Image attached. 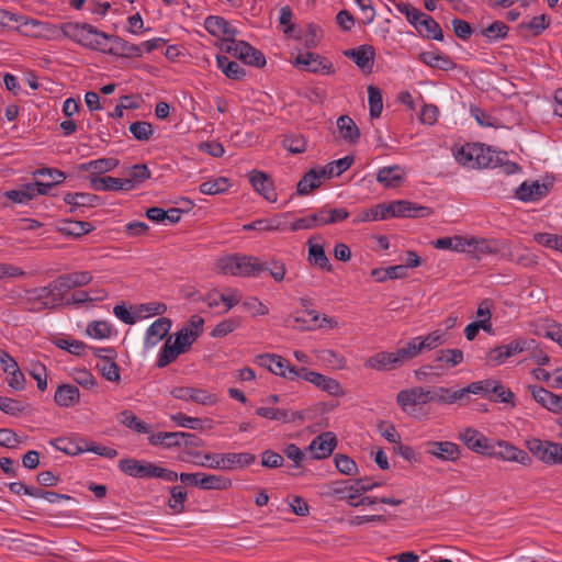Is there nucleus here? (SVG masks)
Masks as SVG:
<instances>
[{"instance_id": "58836bf2", "label": "nucleus", "mask_w": 562, "mask_h": 562, "mask_svg": "<svg viewBox=\"0 0 562 562\" xmlns=\"http://www.w3.org/2000/svg\"><path fill=\"white\" fill-rule=\"evenodd\" d=\"M337 128L340 136L348 143L355 144L360 138V130L348 115H340L337 120Z\"/></svg>"}, {"instance_id": "2eb2a0df", "label": "nucleus", "mask_w": 562, "mask_h": 562, "mask_svg": "<svg viewBox=\"0 0 562 562\" xmlns=\"http://www.w3.org/2000/svg\"><path fill=\"white\" fill-rule=\"evenodd\" d=\"M464 355L461 349H441L436 352L432 360L435 367L434 375L439 378L446 371L459 366L463 362Z\"/></svg>"}, {"instance_id": "6e6552de", "label": "nucleus", "mask_w": 562, "mask_h": 562, "mask_svg": "<svg viewBox=\"0 0 562 562\" xmlns=\"http://www.w3.org/2000/svg\"><path fill=\"white\" fill-rule=\"evenodd\" d=\"M16 304L23 311L40 313L44 310H53L54 304L49 303L44 286L27 289L16 296Z\"/></svg>"}, {"instance_id": "1a4fd4ad", "label": "nucleus", "mask_w": 562, "mask_h": 562, "mask_svg": "<svg viewBox=\"0 0 562 562\" xmlns=\"http://www.w3.org/2000/svg\"><path fill=\"white\" fill-rule=\"evenodd\" d=\"M363 494V487H356L355 482L347 480L334 481L327 484L322 493L326 497H336L339 501H346L353 507L356 499Z\"/></svg>"}, {"instance_id": "4d7b16f0", "label": "nucleus", "mask_w": 562, "mask_h": 562, "mask_svg": "<svg viewBox=\"0 0 562 562\" xmlns=\"http://www.w3.org/2000/svg\"><path fill=\"white\" fill-rule=\"evenodd\" d=\"M352 162L353 157L351 156H345L344 158L334 160L321 169L322 176L325 178L338 177L347 169H349Z\"/></svg>"}, {"instance_id": "0eeeda50", "label": "nucleus", "mask_w": 562, "mask_h": 562, "mask_svg": "<svg viewBox=\"0 0 562 562\" xmlns=\"http://www.w3.org/2000/svg\"><path fill=\"white\" fill-rule=\"evenodd\" d=\"M221 49L234 55L247 65L255 67H263L266 65L263 54L244 41L222 42Z\"/></svg>"}, {"instance_id": "9d476101", "label": "nucleus", "mask_w": 562, "mask_h": 562, "mask_svg": "<svg viewBox=\"0 0 562 562\" xmlns=\"http://www.w3.org/2000/svg\"><path fill=\"white\" fill-rule=\"evenodd\" d=\"M488 457L522 465H529L532 461L526 451L505 440H498L495 445L493 443Z\"/></svg>"}, {"instance_id": "f3484780", "label": "nucleus", "mask_w": 562, "mask_h": 562, "mask_svg": "<svg viewBox=\"0 0 562 562\" xmlns=\"http://www.w3.org/2000/svg\"><path fill=\"white\" fill-rule=\"evenodd\" d=\"M459 439L472 451L488 456L492 445L479 430L468 427L459 432Z\"/></svg>"}, {"instance_id": "c85d7f7f", "label": "nucleus", "mask_w": 562, "mask_h": 562, "mask_svg": "<svg viewBox=\"0 0 562 562\" xmlns=\"http://www.w3.org/2000/svg\"><path fill=\"white\" fill-rule=\"evenodd\" d=\"M171 328L170 319L166 317H160L155 321L146 331L145 345L147 347H154L159 341H161Z\"/></svg>"}, {"instance_id": "412c9836", "label": "nucleus", "mask_w": 562, "mask_h": 562, "mask_svg": "<svg viewBox=\"0 0 562 562\" xmlns=\"http://www.w3.org/2000/svg\"><path fill=\"white\" fill-rule=\"evenodd\" d=\"M205 30L213 36H222L223 42L234 41L237 30L222 16H207L204 21Z\"/></svg>"}, {"instance_id": "4c0bfd02", "label": "nucleus", "mask_w": 562, "mask_h": 562, "mask_svg": "<svg viewBox=\"0 0 562 562\" xmlns=\"http://www.w3.org/2000/svg\"><path fill=\"white\" fill-rule=\"evenodd\" d=\"M85 439L81 438H56L49 441V443L58 451H61L68 456H77L85 452Z\"/></svg>"}, {"instance_id": "69168bd1", "label": "nucleus", "mask_w": 562, "mask_h": 562, "mask_svg": "<svg viewBox=\"0 0 562 562\" xmlns=\"http://www.w3.org/2000/svg\"><path fill=\"white\" fill-rule=\"evenodd\" d=\"M394 352L398 367L404 366L406 362L419 356L418 349L414 339L407 341L403 347L397 348Z\"/></svg>"}, {"instance_id": "13d9d810", "label": "nucleus", "mask_w": 562, "mask_h": 562, "mask_svg": "<svg viewBox=\"0 0 562 562\" xmlns=\"http://www.w3.org/2000/svg\"><path fill=\"white\" fill-rule=\"evenodd\" d=\"M316 358L327 367L333 369H344L346 366L345 357L331 349L315 350Z\"/></svg>"}, {"instance_id": "052dcab7", "label": "nucleus", "mask_w": 562, "mask_h": 562, "mask_svg": "<svg viewBox=\"0 0 562 562\" xmlns=\"http://www.w3.org/2000/svg\"><path fill=\"white\" fill-rule=\"evenodd\" d=\"M231 187V181L228 178L218 177L216 179L207 180L200 184V192L203 194H220L224 193Z\"/></svg>"}, {"instance_id": "4be33fe9", "label": "nucleus", "mask_w": 562, "mask_h": 562, "mask_svg": "<svg viewBox=\"0 0 562 562\" xmlns=\"http://www.w3.org/2000/svg\"><path fill=\"white\" fill-rule=\"evenodd\" d=\"M337 445L336 437L333 432H324L316 436L310 443V451L314 459H324L329 457Z\"/></svg>"}, {"instance_id": "a211bd4d", "label": "nucleus", "mask_w": 562, "mask_h": 562, "mask_svg": "<svg viewBox=\"0 0 562 562\" xmlns=\"http://www.w3.org/2000/svg\"><path fill=\"white\" fill-rule=\"evenodd\" d=\"M425 447L428 454L442 461L456 462L461 457L459 446L451 441H428Z\"/></svg>"}, {"instance_id": "a19ab883", "label": "nucleus", "mask_w": 562, "mask_h": 562, "mask_svg": "<svg viewBox=\"0 0 562 562\" xmlns=\"http://www.w3.org/2000/svg\"><path fill=\"white\" fill-rule=\"evenodd\" d=\"M312 384L331 396H341L345 394L340 383L333 378L315 372Z\"/></svg>"}, {"instance_id": "f8f14e48", "label": "nucleus", "mask_w": 562, "mask_h": 562, "mask_svg": "<svg viewBox=\"0 0 562 562\" xmlns=\"http://www.w3.org/2000/svg\"><path fill=\"white\" fill-rule=\"evenodd\" d=\"M467 250L476 257L483 255H499L503 257L505 250H507V243L499 239L467 237Z\"/></svg>"}, {"instance_id": "7ed1b4c3", "label": "nucleus", "mask_w": 562, "mask_h": 562, "mask_svg": "<svg viewBox=\"0 0 562 562\" xmlns=\"http://www.w3.org/2000/svg\"><path fill=\"white\" fill-rule=\"evenodd\" d=\"M396 403L403 412L417 417L418 407L428 403H437L436 386H414L402 390L396 395Z\"/></svg>"}, {"instance_id": "de8ad7c7", "label": "nucleus", "mask_w": 562, "mask_h": 562, "mask_svg": "<svg viewBox=\"0 0 562 562\" xmlns=\"http://www.w3.org/2000/svg\"><path fill=\"white\" fill-rule=\"evenodd\" d=\"M387 218V205L385 203H380L371 209L363 210L358 213L352 220V223L359 224L363 222L382 221Z\"/></svg>"}, {"instance_id": "338daca9", "label": "nucleus", "mask_w": 562, "mask_h": 562, "mask_svg": "<svg viewBox=\"0 0 562 562\" xmlns=\"http://www.w3.org/2000/svg\"><path fill=\"white\" fill-rule=\"evenodd\" d=\"M368 95H369L370 116L372 119H376L381 115L382 110H383L382 93L379 88L369 86L368 87Z\"/></svg>"}, {"instance_id": "6ab92c4d", "label": "nucleus", "mask_w": 562, "mask_h": 562, "mask_svg": "<svg viewBox=\"0 0 562 562\" xmlns=\"http://www.w3.org/2000/svg\"><path fill=\"white\" fill-rule=\"evenodd\" d=\"M323 239L322 235H315L308 238V256L307 260L312 266L319 268L323 271H333V266L324 250L322 244L315 243V240Z\"/></svg>"}, {"instance_id": "dca6fc26", "label": "nucleus", "mask_w": 562, "mask_h": 562, "mask_svg": "<svg viewBox=\"0 0 562 562\" xmlns=\"http://www.w3.org/2000/svg\"><path fill=\"white\" fill-rule=\"evenodd\" d=\"M295 65L313 74L322 72L329 75L334 72L333 64L315 53L307 52L299 54L295 59Z\"/></svg>"}, {"instance_id": "4468645a", "label": "nucleus", "mask_w": 562, "mask_h": 562, "mask_svg": "<svg viewBox=\"0 0 562 562\" xmlns=\"http://www.w3.org/2000/svg\"><path fill=\"white\" fill-rule=\"evenodd\" d=\"M101 53L131 58L142 56L143 50L139 45L130 43L120 36L108 34L106 44L103 45Z\"/></svg>"}, {"instance_id": "8fccbe9b", "label": "nucleus", "mask_w": 562, "mask_h": 562, "mask_svg": "<svg viewBox=\"0 0 562 562\" xmlns=\"http://www.w3.org/2000/svg\"><path fill=\"white\" fill-rule=\"evenodd\" d=\"M232 486V480L222 475L201 473L199 487L202 490L223 491Z\"/></svg>"}, {"instance_id": "a878e982", "label": "nucleus", "mask_w": 562, "mask_h": 562, "mask_svg": "<svg viewBox=\"0 0 562 562\" xmlns=\"http://www.w3.org/2000/svg\"><path fill=\"white\" fill-rule=\"evenodd\" d=\"M90 186L95 191H131L130 182L110 176L90 177Z\"/></svg>"}, {"instance_id": "423d86ee", "label": "nucleus", "mask_w": 562, "mask_h": 562, "mask_svg": "<svg viewBox=\"0 0 562 562\" xmlns=\"http://www.w3.org/2000/svg\"><path fill=\"white\" fill-rule=\"evenodd\" d=\"M533 339H515L507 345H502L491 349L486 355L485 363L490 367L501 366L508 358L533 348Z\"/></svg>"}, {"instance_id": "ddd939ff", "label": "nucleus", "mask_w": 562, "mask_h": 562, "mask_svg": "<svg viewBox=\"0 0 562 562\" xmlns=\"http://www.w3.org/2000/svg\"><path fill=\"white\" fill-rule=\"evenodd\" d=\"M387 205V217H428L432 211L407 200L393 201Z\"/></svg>"}, {"instance_id": "e2e57ef3", "label": "nucleus", "mask_w": 562, "mask_h": 562, "mask_svg": "<svg viewBox=\"0 0 562 562\" xmlns=\"http://www.w3.org/2000/svg\"><path fill=\"white\" fill-rule=\"evenodd\" d=\"M481 150L479 149V153ZM456 159L459 164L470 167V168H476L475 158L477 157V148L476 144H467L462 146L457 153H456Z\"/></svg>"}, {"instance_id": "37998d69", "label": "nucleus", "mask_w": 562, "mask_h": 562, "mask_svg": "<svg viewBox=\"0 0 562 562\" xmlns=\"http://www.w3.org/2000/svg\"><path fill=\"white\" fill-rule=\"evenodd\" d=\"M413 339L420 355L424 350H434L442 345L446 341V335L443 331L437 329L426 336H418Z\"/></svg>"}, {"instance_id": "49530a36", "label": "nucleus", "mask_w": 562, "mask_h": 562, "mask_svg": "<svg viewBox=\"0 0 562 562\" xmlns=\"http://www.w3.org/2000/svg\"><path fill=\"white\" fill-rule=\"evenodd\" d=\"M182 431H160L153 434L148 441L151 446H162L165 448L181 447Z\"/></svg>"}, {"instance_id": "680f3d73", "label": "nucleus", "mask_w": 562, "mask_h": 562, "mask_svg": "<svg viewBox=\"0 0 562 562\" xmlns=\"http://www.w3.org/2000/svg\"><path fill=\"white\" fill-rule=\"evenodd\" d=\"M120 423L124 426L135 430L138 434H148L150 431L149 425L138 419L131 411H123L120 414Z\"/></svg>"}, {"instance_id": "864d4df0", "label": "nucleus", "mask_w": 562, "mask_h": 562, "mask_svg": "<svg viewBox=\"0 0 562 562\" xmlns=\"http://www.w3.org/2000/svg\"><path fill=\"white\" fill-rule=\"evenodd\" d=\"M528 390L532 396V398L546 407L549 411L555 412V398L557 394H553L552 392L538 386V385H529Z\"/></svg>"}, {"instance_id": "f257e3e1", "label": "nucleus", "mask_w": 562, "mask_h": 562, "mask_svg": "<svg viewBox=\"0 0 562 562\" xmlns=\"http://www.w3.org/2000/svg\"><path fill=\"white\" fill-rule=\"evenodd\" d=\"M217 272L233 277H257L266 268L259 258L247 255L229 254L215 261Z\"/></svg>"}, {"instance_id": "f704fd0d", "label": "nucleus", "mask_w": 562, "mask_h": 562, "mask_svg": "<svg viewBox=\"0 0 562 562\" xmlns=\"http://www.w3.org/2000/svg\"><path fill=\"white\" fill-rule=\"evenodd\" d=\"M256 461V456L250 452H229L223 453L221 462H223L222 470H233L237 468H245Z\"/></svg>"}, {"instance_id": "bb28decb", "label": "nucleus", "mask_w": 562, "mask_h": 562, "mask_svg": "<svg viewBox=\"0 0 562 562\" xmlns=\"http://www.w3.org/2000/svg\"><path fill=\"white\" fill-rule=\"evenodd\" d=\"M256 414L269 420H279L282 423H293L303 418L302 412L289 411L276 407H258Z\"/></svg>"}, {"instance_id": "3c124183", "label": "nucleus", "mask_w": 562, "mask_h": 562, "mask_svg": "<svg viewBox=\"0 0 562 562\" xmlns=\"http://www.w3.org/2000/svg\"><path fill=\"white\" fill-rule=\"evenodd\" d=\"M65 203L74 207H93L99 204L100 198L91 193H67L64 196Z\"/></svg>"}, {"instance_id": "b1692460", "label": "nucleus", "mask_w": 562, "mask_h": 562, "mask_svg": "<svg viewBox=\"0 0 562 562\" xmlns=\"http://www.w3.org/2000/svg\"><path fill=\"white\" fill-rule=\"evenodd\" d=\"M249 181L254 189L261 194L267 201L276 202L277 193L273 188L272 180L262 171H251L249 173Z\"/></svg>"}, {"instance_id": "774afa93", "label": "nucleus", "mask_w": 562, "mask_h": 562, "mask_svg": "<svg viewBox=\"0 0 562 562\" xmlns=\"http://www.w3.org/2000/svg\"><path fill=\"white\" fill-rule=\"evenodd\" d=\"M283 147L292 154H302L306 150L307 144L303 135L290 134L283 138Z\"/></svg>"}, {"instance_id": "5701e85b", "label": "nucleus", "mask_w": 562, "mask_h": 562, "mask_svg": "<svg viewBox=\"0 0 562 562\" xmlns=\"http://www.w3.org/2000/svg\"><path fill=\"white\" fill-rule=\"evenodd\" d=\"M345 56L350 58L360 69L371 71L374 64V47L368 44L360 45L356 48L348 49Z\"/></svg>"}, {"instance_id": "0e129e2a", "label": "nucleus", "mask_w": 562, "mask_h": 562, "mask_svg": "<svg viewBox=\"0 0 562 562\" xmlns=\"http://www.w3.org/2000/svg\"><path fill=\"white\" fill-rule=\"evenodd\" d=\"M434 246L437 249L443 250H454V251H467V237L456 236V237H442L438 238Z\"/></svg>"}, {"instance_id": "473e14b6", "label": "nucleus", "mask_w": 562, "mask_h": 562, "mask_svg": "<svg viewBox=\"0 0 562 562\" xmlns=\"http://www.w3.org/2000/svg\"><path fill=\"white\" fill-rule=\"evenodd\" d=\"M436 398L437 403L442 405L463 404L469 400V393L467 387L452 390L446 386H436Z\"/></svg>"}, {"instance_id": "aec40b11", "label": "nucleus", "mask_w": 562, "mask_h": 562, "mask_svg": "<svg viewBox=\"0 0 562 562\" xmlns=\"http://www.w3.org/2000/svg\"><path fill=\"white\" fill-rule=\"evenodd\" d=\"M153 468L154 463L151 462L136 460L132 458H125L119 461V469L126 475L136 479L153 477Z\"/></svg>"}, {"instance_id": "603ef678", "label": "nucleus", "mask_w": 562, "mask_h": 562, "mask_svg": "<svg viewBox=\"0 0 562 562\" xmlns=\"http://www.w3.org/2000/svg\"><path fill=\"white\" fill-rule=\"evenodd\" d=\"M244 231L276 232L283 231L284 225L279 216L272 218H260L243 226Z\"/></svg>"}, {"instance_id": "bf43d9fd", "label": "nucleus", "mask_w": 562, "mask_h": 562, "mask_svg": "<svg viewBox=\"0 0 562 562\" xmlns=\"http://www.w3.org/2000/svg\"><path fill=\"white\" fill-rule=\"evenodd\" d=\"M114 358L115 357H105V359H102V361L97 363V368L105 380L111 382H120V369L114 361Z\"/></svg>"}, {"instance_id": "39448f33", "label": "nucleus", "mask_w": 562, "mask_h": 562, "mask_svg": "<svg viewBox=\"0 0 562 562\" xmlns=\"http://www.w3.org/2000/svg\"><path fill=\"white\" fill-rule=\"evenodd\" d=\"M530 453L547 465L562 464V445L549 440L531 438L526 441Z\"/></svg>"}, {"instance_id": "6e6d98bb", "label": "nucleus", "mask_w": 562, "mask_h": 562, "mask_svg": "<svg viewBox=\"0 0 562 562\" xmlns=\"http://www.w3.org/2000/svg\"><path fill=\"white\" fill-rule=\"evenodd\" d=\"M58 231L68 236L80 237L92 231V225L89 222L82 221H64Z\"/></svg>"}, {"instance_id": "c756f323", "label": "nucleus", "mask_w": 562, "mask_h": 562, "mask_svg": "<svg viewBox=\"0 0 562 562\" xmlns=\"http://www.w3.org/2000/svg\"><path fill=\"white\" fill-rule=\"evenodd\" d=\"M257 363L268 369L276 375L285 379L286 371L289 370L290 362L278 355L265 353L257 357Z\"/></svg>"}, {"instance_id": "ea45409f", "label": "nucleus", "mask_w": 562, "mask_h": 562, "mask_svg": "<svg viewBox=\"0 0 562 562\" xmlns=\"http://www.w3.org/2000/svg\"><path fill=\"white\" fill-rule=\"evenodd\" d=\"M416 30L424 37L436 41L443 40V32L440 25L430 15L426 14L419 23H416Z\"/></svg>"}, {"instance_id": "5fc2aeb1", "label": "nucleus", "mask_w": 562, "mask_h": 562, "mask_svg": "<svg viewBox=\"0 0 562 562\" xmlns=\"http://www.w3.org/2000/svg\"><path fill=\"white\" fill-rule=\"evenodd\" d=\"M181 353L183 352L180 351V349L172 342L171 337H169L159 351L157 367H167L173 362Z\"/></svg>"}, {"instance_id": "9b49d317", "label": "nucleus", "mask_w": 562, "mask_h": 562, "mask_svg": "<svg viewBox=\"0 0 562 562\" xmlns=\"http://www.w3.org/2000/svg\"><path fill=\"white\" fill-rule=\"evenodd\" d=\"M20 26L29 29L33 32L34 36L44 37L46 40H60L64 37V30L61 25H55L49 22L38 21L35 19L19 15Z\"/></svg>"}, {"instance_id": "79ce46f5", "label": "nucleus", "mask_w": 562, "mask_h": 562, "mask_svg": "<svg viewBox=\"0 0 562 562\" xmlns=\"http://www.w3.org/2000/svg\"><path fill=\"white\" fill-rule=\"evenodd\" d=\"M315 216L317 217L316 224L317 227L335 224L341 222L349 216V212L345 209H326L323 207L315 212Z\"/></svg>"}, {"instance_id": "72a5a7b5", "label": "nucleus", "mask_w": 562, "mask_h": 562, "mask_svg": "<svg viewBox=\"0 0 562 562\" xmlns=\"http://www.w3.org/2000/svg\"><path fill=\"white\" fill-rule=\"evenodd\" d=\"M119 166V160L112 157L100 158L89 162L81 164L79 169L90 172V177H100L104 172L111 171Z\"/></svg>"}, {"instance_id": "393cba45", "label": "nucleus", "mask_w": 562, "mask_h": 562, "mask_svg": "<svg viewBox=\"0 0 562 562\" xmlns=\"http://www.w3.org/2000/svg\"><path fill=\"white\" fill-rule=\"evenodd\" d=\"M549 189L544 183L539 181L522 182L516 190V198L524 201H538L546 196Z\"/></svg>"}, {"instance_id": "2f4dec72", "label": "nucleus", "mask_w": 562, "mask_h": 562, "mask_svg": "<svg viewBox=\"0 0 562 562\" xmlns=\"http://www.w3.org/2000/svg\"><path fill=\"white\" fill-rule=\"evenodd\" d=\"M364 366L378 371H391L400 368L393 351L376 352L367 359Z\"/></svg>"}, {"instance_id": "a18cd8bd", "label": "nucleus", "mask_w": 562, "mask_h": 562, "mask_svg": "<svg viewBox=\"0 0 562 562\" xmlns=\"http://www.w3.org/2000/svg\"><path fill=\"white\" fill-rule=\"evenodd\" d=\"M503 258H507L510 261L520 263L524 267H529L537 263V257L528 249L520 247L512 248L508 244L507 250H505Z\"/></svg>"}, {"instance_id": "09e8293b", "label": "nucleus", "mask_w": 562, "mask_h": 562, "mask_svg": "<svg viewBox=\"0 0 562 562\" xmlns=\"http://www.w3.org/2000/svg\"><path fill=\"white\" fill-rule=\"evenodd\" d=\"M150 170L144 164H137L132 166L125 171L124 181L130 182L131 190L135 189L144 181L150 178Z\"/></svg>"}, {"instance_id": "f03ea898", "label": "nucleus", "mask_w": 562, "mask_h": 562, "mask_svg": "<svg viewBox=\"0 0 562 562\" xmlns=\"http://www.w3.org/2000/svg\"><path fill=\"white\" fill-rule=\"evenodd\" d=\"M64 37H67L80 46L101 52L106 44L108 34L91 24L80 22L63 23Z\"/></svg>"}, {"instance_id": "e433bc0d", "label": "nucleus", "mask_w": 562, "mask_h": 562, "mask_svg": "<svg viewBox=\"0 0 562 562\" xmlns=\"http://www.w3.org/2000/svg\"><path fill=\"white\" fill-rule=\"evenodd\" d=\"M419 60L431 68L440 69L443 71L456 68V64L447 55L435 52H423L419 55Z\"/></svg>"}, {"instance_id": "20e7f679", "label": "nucleus", "mask_w": 562, "mask_h": 562, "mask_svg": "<svg viewBox=\"0 0 562 562\" xmlns=\"http://www.w3.org/2000/svg\"><path fill=\"white\" fill-rule=\"evenodd\" d=\"M477 157L475 158L476 168H502L506 175L516 173L519 166L516 162L507 160V154L504 151H496L491 147H485L482 144H476Z\"/></svg>"}, {"instance_id": "c9c22d12", "label": "nucleus", "mask_w": 562, "mask_h": 562, "mask_svg": "<svg viewBox=\"0 0 562 562\" xmlns=\"http://www.w3.org/2000/svg\"><path fill=\"white\" fill-rule=\"evenodd\" d=\"M54 398L58 406L71 407L79 402L80 393L77 386L63 384L57 387Z\"/></svg>"}, {"instance_id": "c03bdc74", "label": "nucleus", "mask_w": 562, "mask_h": 562, "mask_svg": "<svg viewBox=\"0 0 562 562\" xmlns=\"http://www.w3.org/2000/svg\"><path fill=\"white\" fill-rule=\"evenodd\" d=\"M322 179H325V177L322 176L321 170L317 171L316 169H311L299 181L296 187L297 193L300 195L308 194L321 186Z\"/></svg>"}, {"instance_id": "cd10ccee", "label": "nucleus", "mask_w": 562, "mask_h": 562, "mask_svg": "<svg viewBox=\"0 0 562 562\" xmlns=\"http://www.w3.org/2000/svg\"><path fill=\"white\" fill-rule=\"evenodd\" d=\"M49 299V303L54 304V308L58 307L66 293L71 290L65 274L59 276L54 281L44 286Z\"/></svg>"}, {"instance_id": "7c9ffc66", "label": "nucleus", "mask_w": 562, "mask_h": 562, "mask_svg": "<svg viewBox=\"0 0 562 562\" xmlns=\"http://www.w3.org/2000/svg\"><path fill=\"white\" fill-rule=\"evenodd\" d=\"M405 171L398 166L383 167L376 175V181L385 188H397L404 180Z\"/></svg>"}]
</instances>
